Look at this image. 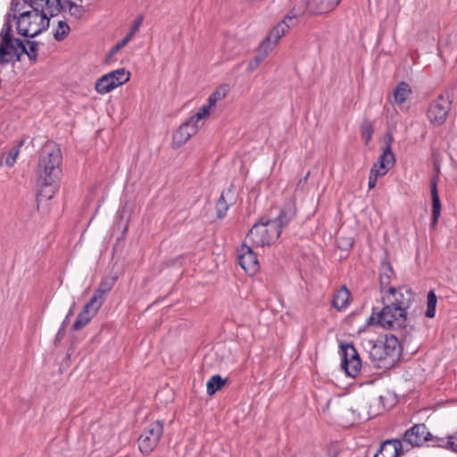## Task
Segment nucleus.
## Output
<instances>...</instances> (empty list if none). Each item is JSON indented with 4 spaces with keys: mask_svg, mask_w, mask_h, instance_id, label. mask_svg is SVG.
<instances>
[{
    "mask_svg": "<svg viewBox=\"0 0 457 457\" xmlns=\"http://www.w3.org/2000/svg\"><path fill=\"white\" fill-rule=\"evenodd\" d=\"M292 216V212L282 210L273 220L262 218L260 222L255 223L250 229L247 238L256 246L270 245L279 237L283 228L287 226Z\"/></svg>",
    "mask_w": 457,
    "mask_h": 457,
    "instance_id": "nucleus-1",
    "label": "nucleus"
},
{
    "mask_svg": "<svg viewBox=\"0 0 457 457\" xmlns=\"http://www.w3.org/2000/svg\"><path fill=\"white\" fill-rule=\"evenodd\" d=\"M367 347L370 360L378 368L391 367L398 360L400 345L395 336L386 337L384 340L368 341Z\"/></svg>",
    "mask_w": 457,
    "mask_h": 457,
    "instance_id": "nucleus-2",
    "label": "nucleus"
},
{
    "mask_svg": "<svg viewBox=\"0 0 457 457\" xmlns=\"http://www.w3.org/2000/svg\"><path fill=\"white\" fill-rule=\"evenodd\" d=\"M62 162L61 150L53 143H46L41 149L37 172L41 183L52 186L58 179Z\"/></svg>",
    "mask_w": 457,
    "mask_h": 457,
    "instance_id": "nucleus-3",
    "label": "nucleus"
},
{
    "mask_svg": "<svg viewBox=\"0 0 457 457\" xmlns=\"http://www.w3.org/2000/svg\"><path fill=\"white\" fill-rule=\"evenodd\" d=\"M29 6L30 11L16 19L17 31L24 37H34L49 27L50 19L39 12L40 5L30 4Z\"/></svg>",
    "mask_w": 457,
    "mask_h": 457,
    "instance_id": "nucleus-4",
    "label": "nucleus"
},
{
    "mask_svg": "<svg viewBox=\"0 0 457 457\" xmlns=\"http://www.w3.org/2000/svg\"><path fill=\"white\" fill-rule=\"evenodd\" d=\"M379 312L373 310L372 314L368 319L367 322L370 325H379L386 329H394L401 327L406 320L407 312H403L401 308H395L388 303Z\"/></svg>",
    "mask_w": 457,
    "mask_h": 457,
    "instance_id": "nucleus-5",
    "label": "nucleus"
},
{
    "mask_svg": "<svg viewBox=\"0 0 457 457\" xmlns=\"http://www.w3.org/2000/svg\"><path fill=\"white\" fill-rule=\"evenodd\" d=\"M162 434V421L155 420L146 425L138 437L139 451L145 455L152 453L158 445Z\"/></svg>",
    "mask_w": 457,
    "mask_h": 457,
    "instance_id": "nucleus-6",
    "label": "nucleus"
},
{
    "mask_svg": "<svg viewBox=\"0 0 457 457\" xmlns=\"http://www.w3.org/2000/svg\"><path fill=\"white\" fill-rule=\"evenodd\" d=\"M26 52V46L19 38H12L6 34L0 43V64L21 61V57Z\"/></svg>",
    "mask_w": 457,
    "mask_h": 457,
    "instance_id": "nucleus-7",
    "label": "nucleus"
},
{
    "mask_svg": "<svg viewBox=\"0 0 457 457\" xmlns=\"http://www.w3.org/2000/svg\"><path fill=\"white\" fill-rule=\"evenodd\" d=\"M382 299L384 303H388L395 308H401L403 312H407V310L414 301V293L406 286L388 287L382 295Z\"/></svg>",
    "mask_w": 457,
    "mask_h": 457,
    "instance_id": "nucleus-8",
    "label": "nucleus"
},
{
    "mask_svg": "<svg viewBox=\"0 0 457 457\" xmlns=\"http://www.w3.org/2000/svg\"><path fill=\"white\" fill-rule=\"evenodd\" d=\"M130 73L124 68L117 69L99 78L95 85L97 93L107 94L129 80Z\"/></svg>",
    "mask_w": 457,
    "mask_h": 457,
    "instance_id": "nucleus-9",
    "label": "nucleus"
},
{
    "mask_svg": "<svg viewBox=\"0 0 457 457\" xmlns=\"http://www.w3.org/2000/svg\"><path fill=\"white\" fill-rule=\"evenodd\" d=\"M451 109V101L443 94L433 100L428 109L427 116L434 126L443 125Z\"/></svg>",
    "mask_w": 457,
    "mask_h": 457,
    "instance_id": "nucleus-10",
    "label": "nucleus"
},
{
    "mask_svg": "<svg viewBox=\"0 0 457 457\" xmlns=\"http://www.w3.org/2000/svg\"><path fill=\"white\" fill-rule=\"evenodd\" d=\"M341 367L345 373L352 378L358 376L361 368V361L357 350L353 345H341Z\"/></svg>",
    "mask_w": 457,
    "mask_h": 457,
    "instance_id": "nucleus-11",
    "label": "nucleus"
},
{
    "mask_svg": "<svg viewBox=\"0 0 457 457\" xmlns=\"http://www.w3.org/2000/svg\"><path fill=\"white\" fill-rule=\"evenodd\" d=\"M237 260L239 265L247 273L254 274L259 270L257 255L245 243L237 251Z\"/></svg>",
    "mask_w": 457,
    "mask_h": 457,
    "instance_id": "nucleus-12",
    "label": "nucleus"
},
{
    "mask_svg": "<svg viewBox=\"0 0 457 457\" xmlns=\"http://www.w3.org/2000/svg\"><path fill=\"white\" fill-rule=\"evenodd\" d=\"M296 26V21L294 16H286L285 19L277 24L270 32L263 42L269 43L272 48L278 43L280 38L285 36L290 28Z\"/></svg>",
    "mask_w": 457,
    "mask_h": 457,
    "instance_id": "nucleus-13",
    "label": "nucleus"
},
{
    "mask_svg": "<svg viewBox=\"0 0 457 457\" xmlns=\"http://www.w3.org/2000/svg\"><path fill=\"white\" fill-rule=\"evenodd\" d=\"M431 434L424 424H417L404 434V442L411 446H420L430 439Z\"/></svg>",
    "mask_w": 457,
    "mask_h": 457,
    "instance_id": "nucleus-14",
    "label": "nucleus"
},
{
    "mask_svg": "<svg viewBox=\"0 0 457 457\" xmlns=\"http://www.w3.org/2000/svg\"><path fill=\"white\" fill-rule=\"evenodd\" d=\"M395 163V154L389 145H386L378 161L372 165L370 170H375L377 174L385 176Z\"/></svg>",
    "mask_w": 457,
    "mask_h": 457,
    "instance_id": "nucleus-15",
    "label": "nucleus"
},
{
    "mask_svg": "<svg viewBox=\"0 0 457 457\" xmlns=\"http://www.w3.org/2000/svg\"><path fill=\"white\" fill-rule=\"evenodd\" d=\"M195 133V127H189L188 124L184 122L173 135L172 144L174 147H180Z\"/></svg>",
    "mask_w": 457,
    "mask_h": 457,
    "instance_id": "nucleus-16",
    "label": "nucleus"
},
{
    "mask_svg": "<svg viewBox=\"0 0 457 457\" xmlns=\"http://www.w3.org/2000/svg\"><path fill=\"white\" fill-rule=\"evenodd\" d=\"M395 278V272L392 265L388 262H382L379 269V285L381 293L384 294L389 287L392 279Z\"/></svg>",
    "mask_w": 457,
    "mask_h": 457,
    "instance_id": "nucleus-17",
    "label": "nucleus"
},
{
    "mask_svg": "<svg viewBox=\"0 0 457 457\" xmlns=\"http://www.w3.org/2000/svg\"><path fill=\"white\" fill-rule=\"evenodd\" d=\"M402 444L399 440H388L382 444L374 457H397L400 454Z\"/></svg>",
    "mask_w": 457,
    "mask_h": 457,
    "instance_id": "nucleus-18",
    "label": "nucleus"
},
{
    "mask_svg": "<svg viewBox=\"0 0 457 457\" xmlns=\"http://www.w3.org/2000/svg\"><path fill=\"white\" fill-rule=\"evenodd\" d=\"M432 197V224L436 225L440 216L441 203L437 192L436 180L433 179L430 182Z\"/></svg>",
    "mask_w": 457,
    "mask_h": 457,
    "instance_id": "nucleus-19",
    "label": "nucleus"
},
{
    "mask_svg": "<svg viewBox=\"0 0 457 457\" xmlns=\"http://www.w3.org/2000/svg\"><path fill=\"white\" fill-rule=\"evenodd\" d=\"M342 0H312L313 14L327 13L339 4Z\"/></svg>",
    "mask_w": 457,
    "mask_h": 457,
    "instance_id": "nucleus-20",
    "label": "nucleus"
},
{
    "mask_svg": "<svg viewBox=\"0 0 457 457\" xmlns=\"http://www.w3.org/2000/svg\"><path fill=\"white\" fill-rule=\"evenodd\" d=\"M349 300L350 292L345 286H342L341 288L335 294L332 304L337 310L342 311L348 306Z\"/></svg>",
    "mask_w": 457,
    "mask_h": 457,
    "instance_id": "nucleus-21",
    "label": "nucleus"
},
{
    "mask_svg": "<svg viewBox=\"0 0 457 457\" xmlns=\"http://www.w3.org/2000/svg\"><path fill=\"white\" fill-rule=\"evenodd\" d=\"M62 11V3L61 0H44L43 5L39 7V12L46 17L55 16Z\"/></svg>",
    "mask_w": 457,
    "mask_h": 457,
    "instance_id": "nucleus-22",
    "label": "nucleus"
},
{
    "mask_svg": "<svg viewBox=\"0 0 457 457\" xmlns=\"http://www.w3.org/2000/svg\"><path fill=\"white\" fill-rule=\"evenodd\" d=\"M411 90L410 86L404 82L401 81L396 85V87L394 90V101L396 104H403L406 99L411 95Z\"/></svg>",
    "mask_w": 457,
    "mask_h": 457,
    "instance_id": "nucleus-23",
    "label": "nucleus"
},
{
    "mask_svg": "<svg viewBox=\"0 0 457 457\" xmlns=\"http://www.w3.org/2000/svg\"><path fill=\"white\" fill-rule=\"evenodd\" d=\"M312 0H301L287 16H294L297 23L299 16L303 15L305 12L313 13L312 11Z\"/></svg>",
    "mask_w": 457,
    "mask_h": 457,
    "instance_id": "nucleus-24",
    "label": "nucleus"
},
{
    "mask_svg": "<svg viewBox=\"0 0 457 457\" xmlns=\"http://www.w3.org/2000/svg\"><path fill=\"white\" fill-rule=\"evenodd\" d=\"M62 12H68L75 19H79L84 14V8L82 5H79L71 0H65L62 2Z\"/></svg>",
    "mask_w": 457,
    "mask_h": 457,
    "instance_id": "nucleus-25",
    "label": "nucleus"
},
{
    "mask_svg": "<svg viewBox=\"0 0 457 457\" xmlns=\"http://www.w3.org/2000/svg\"><path fill=\"white\" fill-rule=\"evenodd\" d=\"M30 0H12V11L13 12V17L16 20L19 16L23 15V12H28L31 10Z\"/></svg>",
    "mask_w": 457,
    "mask_h": 457,
    "instance_id": "nucleus-26",
    "label": "nucleus"
},
{
    "mask_svg": "<svg viewBox=\"0 0 457 457\" xmlns=\"http://www.w3.org/2000/svg\"><path fill=\"white\" fill-rule=\"evenodd\" d=\"M105 301V297L96 292L94 293L89 302L84 306V309L96 315L97 312Z\"/></svg>",
    "mask_w": 457,
    "mask_h": 457,
    "instance_id": "nucleus-27",
    "label": "nucleus"
},
{
    "mask_svg": "<svg viewBox=\"0 0 457 457\" xmlns=\"http://www.w3.org/2000/svg\"><path fill=\"white\" fill-rule=\"evenodd\" d=\"M96 315L90 312L83 310L79 313L76 320L72 325L74 330H79L84 328Z\"/></svg>",
    "mask_w": 457,
    "mask_h": 457,
    "instance_id": "nucleus-28",
    "label": "nucleus"
},
{
    "mask_svg": "<svg viewBox=\"0 0 457 457\" xmlns=\"http://www.w3.org/2000/svg\"><path fill=\"white\" fill-rule=\"evenodd\" d=\"M225 384V380L220 375L212 376L206 383V391L209 395H214Z\"/></svg>",
    "mask_w": 457,
    "mask_h": 457,
    "instance_id": "nucleus-29",
    "label": "nucleus"
},
{
    "mask_svg": "<svg viewBox=\"0 0 457 457\" xmlns=\"http://www.w3.org/2000/svg\"><path fill=\"white\" fill-rule=\"evenodd\" d=\"M437 303V297L433 290H430L427 297V309L425 315L428 318H434L436 315V306Z\"/></svg>",
    "mask_w": 457,
    "mask_h": 457,
    "instance_id": "nucleus-30",
    "label": "nucleus"
},
{
    "mask_svg": "<svg viewBox=\"0 0 457 457\" xmlns=\"http://www.w3.org/2000/svg\"><path fill=\"white\" fill-rule=\"evenodd\" d=\"M228 193H227L228 195ZM229 204L226 200V194L222 193L216 204V213L219 219H222L226 216L228 210Z\"/></svg>",
    "mask_w": 457,
    "mask_h": 457,
    "instance_id": "nucleus-31",
    "label": "nucleus"
},
{
    "mask_svg": "<svg viewBox=\"0 0 457 457\" xmlns=\"http://www.w3.org/2000/svg\"><path fill=\"white\" fill-rule=\"evenodd\" d=\"M115 278H104L98 288L96 290V292L97 294H99L100 295L102 296H104V295L106 293H108L109 291H111V289L112 288V287L114 286L115 284Z\"/></svg>",
    "mask_w": 457,
    "mask_h": 457,
    "instance_id": "nucleus-32",
    "label": "nucleus"
},
{
    "mask_svg": "<svg viewBox=\"0 0 457 457\" xmlns=\"http://www.w3.org/2000/svg\"><path fill=\"white\" fill-rule=\"evenodd\" d=\"M438 445L451 449L453 452L457 453V432L447 436L446 438H442Z\"/></svg>",
    "mask_w": 457,
    "mask_h": 457,
    "instance_id": "nucleus-33",
    "label": "nucleus"
},
{
    "mask_svg": "<svg viewBox=\"0 0 457 457\" xmlns=\"http://www.w3.org/2000/svg\"><path fill=\"white\" fill-rule=\"evenodd\" d=\"M69 25L63 21H59L54 37L56 40L60 41L62 40L69 34Z\"/></svg>",
    "mask_w": 457,
    "mask_h": 457,
    "instance_id": "nucleus-34",
    "label": "nucleus"
},
{
    "mask_svg": "<svg viewBox=\"0 0 457 457\" xmlns=\"http://www.w3.org/2000/svg\"><path fill=\"white\" fill-rule=\"evenodd\" d=\"M23 145V141H20L18 145L11 149L5 158V164L9 167H12L16 162L17 157L20 153V148Z\"/></svg>",
    "mask_w": 457,
    "mask_h": 457,
    "instance_id": "nucleus-35",
    "label": "nucleus"
},
{
    "mask_svg": "<svg viewBox=\"0 0 457 457\" xmlns=\"http://www.w3.org/2000/svg\"><path fill=\"white\" fill-rule=\"evenodd\" d=\"M271 50L272 46H269V43L262 42L259 47L257 55L253 59L254 62H257V63L260 65V63L266 58Z\"/></svg>",
    "mask_w": 457,
    "mask_h": 457,
    "instance_id": "nucleus-36",
    "label": "nucleus"
},
{
    "mask_svg": "<svg viewBox=\"0 0 457 457\" xmlns=\"http://www.w3.org/2000/svg\"><path fill=\"white\" fill-rule=\"evenodd\" d=\"M29 47L26 46V52L29 59L32 62H36L37 59L38 43L37 41H27Z\"/></svg>",
    "mask_w": 457,
    "mask_h": 457,
    "instance_id": "nucleus-37",
    "label": "nucleus"
},
{
    "mask_svg": "<svg viewBox=\"0 0 457 457\" xmlns=\"http://www.w3.org/2000/svg\"><path fill=\"white\" fill-rule=\"evenodd\" d=\"M361 130L362 138L365 140V143L368 144L370 141L373 134L371 124L370 122L363 123L361 125Z\"/></svg>",
    "mask_w": 457,
    "mask_h": 457,
    "instance_id": "nucleus-38",
    "label": "nucleus"
},
{
    "mask_svg": "<svg viewBox=\"0 0 457 457\" xmlns=\"http://www.w3.org/2000/svg\"><path fill=\"white\" fill-rule=\"evenodd\" d=\"M131 40L130 36H126L120 42H118L110 51L108 56L112 57L116 53H118L121 48H123L129 41Z\"/></svg>",
    "mask_w": 457,
    "mask_h": 457,
    "instance_id": "nucleus-39",
    "label": "nucleus"
},
{
    "mask_svg": "<svg viewBox=\"0 0 457 457\" xmlns=\"http://www.w3.org/2000/svg\"><path fill=\"white\" fill-rule=\"evenodd\" d=\"M202 120H204V118L201 116V114H198L196 112L185 122L188 124L189 127H195V132H197L198 129L201 126L200 122L202 121Z\"/></svg>",
    "mask_w": 457,
    "mask_h": 457,
    "instance_id": "nucleus-40",
    "label": "nucleus"
},
{
    "mask_svg": "<svg viewBox=\"0 0 457 457\" xmlns=\"http://www.w3.org/2000/svg\"><path fill=\"white\" fill-rule=\"evenodd\" d=\"M143 20H144L143 16L139 15L134 21V22L130 28V31L128 34V36H130V38H132L133 36L138 31L139 28L141 27V25L143 23Z\"/></svg>",
    "mask_w": 457,
    "mask_h": 457,
    "instance_id": "nucleus-41",
    "label": "nucleus"
},
{
    "mask_svg": "<svg viewBox=\"0 0 457 457\" xmlns=\"http://www.w3.org/2000/svg\"><path fill=\"white\" fill-rule=\"evenodd\" d=\"M375 172H376L375 170H370L369 182H368V187H369L370 189H372V188H374L376 187L378 178L381 177L380 175H378V174H377Z\"/></svg>",
    "mask_w": 457,
    "mask_h": 457,
    "instance_id": "nucleus-42",
    "label": "nucleus"
},
{
    "mask_svg": "<svg viewBox=\"0 0 457 457\" xmlns=\"http://www.w3.org/2000/svg\"><path fill=\"white\" fill-rule=\"evenodd\" d=\"M226 92H227L226 86H221L218 89H216L213 93H212L211 95L218 102L225 97Z\"/></svg>",
    "mask_w": 457,
    "mask_h": 457,
    "instance_id": "nucleus-43",
    "label": "nucleus"
},
{
    "mask_svg": "<svg viewBox=\"0 0 457 457\" xmlns=\"http://www.w3.org/2000/svg\"><path fill=\"white\" fill-rule=\"evenodd\" d=\"M211 107L207 104H204L200 110L197 112L198 114H201V116L204 118V119H206L210 116V113H211Z\"/></svg>",
    "mask_w": 457,
    "mask_h": 457,
    "instance_id": "nucleus-44",
    "label": "nucleus"
},
{
    "mask_svg": "<svg viewBox=\"0 0 457 457\" xmlns=\"http://www.w3.org/2000/svg\"><path fill=\"white\" fill-rule=\"evenodd\" d=\"M259 66V64L257 63V62H254V60H251L248 63V66H247V71H254L257 67Z\"/></svg>",
    "mask_w": 457,
    "mask_h": 457,
    "instance_id": "nucleus-45",
    "label": "nucleus"
},
{
    "mask_svg": "<svg viewBox=\"0 0 457 457\" xmlns=\"http://www.w3.org/2000/svg\"><path fill=\"white\" fill-rule=\"evenodd\" d=\"M217 104V101L214 97L212 96V95L208 97V103L207 105H209L211 108H213Z\"/></svg>",
    "mask_w": 457,
    "mask_h": 457,
    "instance_id": "nucleus-46",
    "label": "nucleus"
},
{
    "mask_svg": "<svg viewBox=\"0 0 457 457\" xmlns=\"http://www.w3.org/2000/svg\"><path fill=\"white\" fill-rule=\"evenodd\" d=\"M392 142H393V136L390 134H387L386 145H389L391 147Z\"/></svg>",
    "mask_w": 457,
    "mask_h": 457,
    "instance_id": "nucleus-47",
    "label": "nucleus"
},
{
    "mask_svg": "<svg viewBox=\"0 0 457 457\" xmlns=\"http://www.w3.org/2000/svg\"><path fill=\"white\" fill-rule=\"evenodd\" d=\"M43 1L44 0H30V4L42 6L43 5Z\"/></svg>",
    "mask_w": 457,
    "mask_h": 457,
    "instance_id": "nucleus-48",
    "label": "nucleus"
},
{
    "mask_svg": "<svg viewBox=\"0 0 457 457\" xmlns=\"http://www.w3.org/2000/svg\"><path fill=\"white\" fill-rule=\"evenodd\" d=\"M353 240H352L351 238H349V239L347 240V242H346V246L351 247V246L353 245Z\"/></svg>",
    "mask_w": 457,
    "mask_h": 457,
    "instance_id": "nucleus-49",
    "label": "nucleus"
},
{
    "mask_svg": "<svg viewBox=\"0 0 457 457\" xmlns=\"http://www.w3.org/2000/svg\"><path fill=\"white\" fill-rule=\"evenodd\" d=\"M310 172H308L304 178V180H306L308 179V176H309Z\"/></svg>",
    "mask_w": 457,
    "mask_h": 457,
    "instance_id": "nucleus-50",
    "label": "nucleus"
},
{
    "mask_svg": "<svg viewBox=\"0 0 457 457\" xmlns=\"http://www.w3.org/2000/svg\"><path fill=\"white\" fill-rule=\"evenodd\" d=\"M71 314H72V310H70L68 316Z\"/></svg>",
    "mask_w": 457,
    "mask_h": 457,
    "instance_id": "nucleus-51",
    "label": "nucleus"
}]
</instances>
